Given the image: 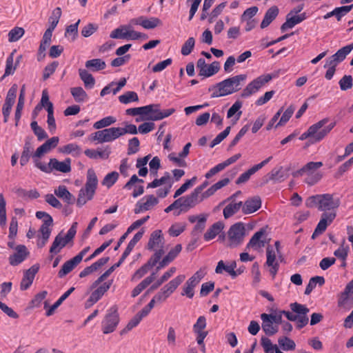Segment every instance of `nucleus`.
Returning a JSON list of instances; mask_svg holds the SVG:
<instances>
[{
    "label": "nucleus",
    "mask_w": 353,
    "mask_h": 353,
    "mask_svg": "<svg viewBox=\"0 0 353 353\" xmlns=\"http://www.w3.org/2000/svg\"><path fill=\"white\" fill-rule=\"evenodd\" d=\"M80 79L83 81L86 88H92L95 84V79L93 76L85 69H79Z\"/></svg>",
    "instance_id": "29"
},
{
    "label": "nucleus",
    "mask_w": 353,
    "mask_h": 353,
    "mask_svg": "<svg viewBox=\"0 0 353 353\" xmlns=\"http://www.w3.org/2000/svg\"><path fill=\"white\" fill-rule=\"evenodd\" d=\"M80 262L77 260V259L74 256L72 259L67 261L65 263H64L61 268V270L59 271L58 276L60 278H62L69 274L72 270L74 269L75 267H77Z\"/></svg>",
    "instance_id": "26"
},
{
    "label": "nucleus",
    "mask_w": 353,
    "mask_h": 353,
    "mask_svg": "<svg viewBox=\"0 0 353 353\" xmlns=\"http://www.w3.org/2000/svg\"><path fill=\"white\" fill-rule=\"evenodd\" d=\"M261 206V199L259 196L248 199L243 205L242 212L244 214H249L257 211Z\"/></svg>",
    "instance_id": "18"
},
{
    "label": "nucleus",
    "mask_w": 353,
    "mask_h": 353,
    "mask_svg": "<svg viewBox=\"0 0 353 353\" xmlns=\"http://www.w3.org/2000/svg\"><path fill=\"white\" fill-rule=\"evenodd\" d=\"M36 217L39 219H44L43 223L40 228L46 226L47 228H50L53 224V219L52 216L47 212L38 211L36 212Z\"/></svg>",
    "instance_id": "46"
},
{
    "label": "nucleus",
    "mask_w": 353,
    "mask_h": 353,
    "mask_svg": "<svg viewBox=\"0 0 353 353\" xmlns=\"http://www.w3.org/2000/svg\"><path fill=\"white\" fill-rule=\"evenodd\" d=\"M72 96L75 101L78 103L83 102L88 99V94L81 87H74L70 89Z\"/></svg>",
    "instance_id": "36"
},
{
    "label": "nucleus",
    "mask_w": 353,
    "mask_h": 353,
    "mask_svg": "<svg viewBox=\"0 0 353 353\" xmlns=\"http://www.w3.org/2000/svg\"><path fill=\"white\" fill-rule=\"evenodd\" d=\"M119 100L122 103L128 104L132 101H138L139 97L135 92L128 91L125 94L120 95L119 97Z\"/></svg>",
    "instance_id": "44"
},
{
    "label": "nucleus",
    "mask_w": 353,
    "mask_h": 353,
    "mask_svg": "<svg viewBox=\"0 0 353 353\" xmlns=\"http://www.w3.org/2000/svg\"><path fill=\"white\" fill-rule=\"evenodd\" d=\"M246 78V74H239L216 83L209 88V91L214 90L211 97H223L238 92L241 89V82H243Z\"/></svg>",
    "instance_id": "2"
},
{
    "label": "nucleus",
    "mask_w": 353,
    "mask_h": 353,
    "mask_svg": "<svg viewBox=\"0 0 353 353\" xmlns=\"http://www.w3.org/2000/svg\"><path fill=\"white\" fill-rule=\"evenodd\" d=\"M98 185V179L94 170L90 168L87 172V181L85 187L79 190L77 205L82 207L87 201L92 199Z\"/></svg>",
    "instance_id": "3"
},
{
    "label": "nucleus",
    "mask_w": 353,
    "mask_h": 353,
    "mask_svg": "<svg viewBox=\"0 0 353 353\" xmlns=\"http://www.w3.org/2000/svg\"><path fill=\"white\" fill-rule=\"evenodd\" d=\"M340 198L328 193L316 194L309 196L306 199L305 205L307 208L317 207L319 210L324 212L321 214L320 221L312 235V239H315L325 231L327 227L336 218V210L340 206Z\"/></svg>",
    "instance_id": "1"
},
{
    "label": "nucleus",
    "mask_w": 353,
    "mask_h": 353,
    "mask_svg": "<svg viewBox=\"0 0 353 353\" xmlns=\"http://www.w3.org/2000/svg\"><path fill=\"white\" fill-rule=\"evenodd\" d=\"M294 110L295 108L293 105L288 107L287 110L283 112L279 121L276 125V128L285 125V123H287L292 116Z\"/></svg>",
    "instance_id": "51"
},
{
    "label": "nucleus",
    "mask_w": 353,
    "mask_h": 353,
    "mask_svg": "<svg viewBox=\"0 0 353 353\" xmlns=\"http://www.w3.org/2000/svg\"><path fill=\"white\" fill-rule=\"evenodd\" d=\"M33 148L30 140H26L23 152L20 158V164L23 166L29 161L32 155Z\"/></svg>",
    "instance_id": "30"
},
{
    "label": "nucleus",
    "mask_w": 353,
    "mask_h": 353,
    "mask_svg": "<svg viewBox=\"0 0 353 353\" xmlns=\"http://www.w3.org/2000/svg\"><path fill=\"white\" fill-rule=\"evenodd\" d=\"M279 8L276 6L270 7L265 12L264 18L261 23L262 29L268 27L275 19L279 14Z\"/></svg>",
    "instance_id": "24"
},
{
    "label": "nucleus",
    "mask_w": 353,
    "mask_h": 353,
    "mask_svg": "<svg viewBox=\"0 0 353 353\" xmlns=\"http://www.w3.org/2000/svg\"><path fill=\"white\" fill-rule=\"evenodd\" d=\"M353 279L349 282L343 292L338 294L337 305L340 308L349 310L353 306Z\"/></svg>",
    "instance_id": "10"
},
{
    "label": "nucleus",
    "mask_w": 353,
    "mask_h": 353,
    "mask_svg": "<svg viewBox=\"0 0 353 353\" xmlns=\"http://www.w3.org/2000/svg\"><path fill=\"white\" fill-rule=\"evenodd\" d=\"M14 250V253L8 258L9 263L12 266L21 263L30 254V252L24 245H17Z\"/></svg>",
    "instance_id": "15"
},
{
    "label": "nucleus",
    "mask_w": 353,
    "mask_h": 353,
    "mask_svg": "<svg viewBox=\"0 0 353 353\" xmlns=\"http://www.w3.org/2000/svg\"><path fill=\"white\" fill-rule=\"evenodd\" d=\"M112 281L108 283H104L101 286L98 287L94 292H92L91 296L94 301H98L102 296L110 288Z\"/></svg>",
    "instance_id": "35"
},
{
    "label": "nucleus",
    "mask_w": 353,
    "mask_h": 353,
    "mask_svg": "<svg viewBox=\"0 0 353 353\" xmlns=\"http://www.w3.org/2000/svg\"><path fill=\"white\" fill-rule=\"evenodd\" d=\"M80 23V19H79L75 23L71 24L66 28L65 36H72V41H74L76 40L78 36V26Z\"/></svg>",
    "instance_id": "59"
},
{
    "label": "nucleus",
    "mask_w": 353,
    "mask_h": 353,
    "mask_svg": "<svg viewBox=\"0 0 353 353\" xmlns=\"http://www.w3.org/2000/svg\"><path fill=\"white\" fill-rule=\"evenodd\" d=\"M276 255L278 254L273 247L268 245L266 248L267 260L265 265L270 268L269 272L273 279L276 276L279 268V263L276 260Z\"/></svg>",
    "instance_id": "14"
},
{
    "label": "nucleus",
    "mask_w": 353,
    "mask_h": 353,
    "mask_svg": "<svg viewBox=\"0 0 353 353\" xmlns=\"http://www.w3.org/2000/svg\"><path fill=\"white\" fill-rule=\"evenodd\" d=\"M196 181V177L194 176L191 179L187 180L179 189H177L174 194V198H177L184 193L188 188L192 187Z\"/></svg>",
    "instance_id": "52"
},
{
    "label": "nucleus",
    "mask_w": 353,
    "mask_h": 353,
    "mask_svg": "<svg viewBox=\"0 0 353 353\" xmlns=\"http://www.w3.org/2000/svg\"><path fill=\"white\" fill-rule=\"evenodd\" d=\"M226 6V2H223L216 6L212 12L209 14L208 21L212 23L214 21L215 19L221 14L223 9Z\"/></svg>",
    "instance_id": "55"
},
{
    "label": "nucleus",
    "mask_w": 353,
    "mask_h": 353,
    "mask_svg": "<svg viewBox=\"0 0 353 353\" xmlns=\"http://www.w3.org/2000/svg\"><path fill=\"white\" fill-rule=\"evenodd\" d=\"M15 51H13L7 58L6 70L3 77L8 76L14 73L16 67L13 66L14 61V53Z\"/></svg>",
    "instance_id": "62"
},
{
    "label": "nucleus",
    "mask_w": 353,
    "mask_h": 353,
    "mask_svg": "<svg viewBox=\"0 0 353 353\" xmlns=\"http://www.w3.org/2000/svg\"><path fill=\"white\" fill-rule=\"evenodd\" d=\"M84 153L87 157L91 159L100 157L101 159H106L109 157L110 151L108 149H105L103 151H96L94 150L87 149L85 150Z\"/></svg>",
    "instance_id": "39"
},
{
    "label": "nucleus",
    "mask_w": 353,
    "mask_h": 353,
    "mask_svg": "<svg viewBox=\"0 0 353 353\" xmlns=\"http://www.w3.org/2000/svg\"><path fill=\"white\" fill-rule=\"evenodd\" d=\"M170 180V173L166 172L163 176L160 179H155L151 183L148 184V188H155L161 185L162 184L166 183L167 181Z\"/></svg>",
    "instance_id": "57"
},
{
    "label": "nucleus",
    "mask_w": 353,
    "mask_h": 353,
    "mask_svg": "<svg viewBox=\"0 0 353 353\" xmlns=\"http://www.w3.org/2000/svg\"><path fill=\"white\" fill-rule=\"evenodd\" d=\"M261 343L265 353H276V350H279L277 345L272 344L271 340L267 337L263 336L261 339Z\"/></svg>",
    "instance_id": "42"
},
{
    "label": "nucleus",
    "mask_w": 353,
    "mask_h": 353,
    "mask_svg": "<svg viewBox=\"0 0 353 353\" xmlns=\"http://www.w3.org/2000/svg\"><path fill=\"white\" fill-rule=\"evenodd\" d=\"M224 225L222 222L214 223L204 234V239L205 241H210L214 239L217 234H219L223 229Z\"/></svg>",
    "instance_id": "28"
},
{
    "label": "nucleus",
    "mask_w": 353,
    "mask_h": 353,
    "mask_svg": "<svg viewBox=\"0 0 353 353\" xmlns=\"http://www.w3.org/2000/svg\"><path fill=\"white\" fill-rule=\"evenodd\" d=\"M272 79L270 74L261 75L250 82L241 93V97L245 98L256 93L263 85Z\"/></svg>",
    "instance_id": "11"
},
{
    "label": "nucleus",
    "mask_w": 353,
    "mask_h": 353,
    "mask_svg": "<svg viewBox=\"0 0 353 353\" xmlns=\"http://www.w3.org/2000/svg\"><path fill=\"white\" fill-rule=\"evenodd\" d=\"M49 165L51 171L56 170L63 173H68L71 170V160L67 158L63 161H59L53 158L50 159Z\"/></svg>",
    "instance_id": "20"
},
{
    "label": "nucleus",
    "mask_w": 353,
    "mask_h": 353,
    "mask_svg": "<svg viewBox=\"0 0 353 353\" xmlns=\"http://www.w3.org/2000/svg\"><path fill=\"white\" fill-rule=\"evenodd\" d=\"M290 170V168H284L283 166L273 168L263 178V183L266 184L270 181H273L274 183L284 181L289 176Z\"/></svg>",
    "instance_id": "13"
},
{
    "label": "nucleus",
    "mask_w": 353,
    "mask_h": 353,
    "mask_svg": "<svg viewBox=\"0 0 353 353\" xmlns=\"http://www.w3.org/2000/svg\"><path fill=\"white\" fill-rule=\"evenodd\" d=\"M323 166L321 161L313 162L310 161L306 163L304 166L305 174L307 175L305 179V183L309 185H313L319 182L323 174L320 172H316L318 169Z\"/></svg>",
    "instance_id": "6"
},
{
    "label": "nucleus",
    "mask_w": 353,
    "mask_h": 353,
    "mask_svg": "<svg viewBox=\"0 0 353 353\" xmlns=\"http://www.w3.org/2000/svg\"><path fill=\"white\" fill-rule=\"evenodd\" d=\"M163 244L164 237L162 232L160 230H157L151 233L146 248L150 250H153L155 248L163 249Z\"/></svg>",
    "instance_id": "19"
},
{
    "label": "nucleus",
    "mask_w": 353,
    "mask_h": 353,
    "mask_svg": "<svg viewBox=\"0 0 353 353\" xmlns=\"http://www.w3.org/2000/svg\"><path fill=\"white\" fill-rule=\"evenodd\" d=\"M265 229L262 228L258 232L254 233L249 243L247 244L246 249H250V248H254L256 245L259 248L263 247L264 242L261 240V238L265 234Z\"/></svg>",
    "instance_id": "27"
},
{
    "label": "nucleus",
    "mask_w": 353,
    "mask_h": 353,
    "mask_svg": "<svg viewBox=\"0 0 353 353\" xmlns=\"http://www.w3.org/2000/svg\"><path fill=\"white\" fill-rule=\"evenodd\" d=\"M161 21L157 17H151L150 19H146L143 17V23H141V26L145 29H153L161 25Z\"/></svg>",
    "instance_id": "45"
},
{
    "label": "nucleus",
    "mask_w": 353,
    "mask_h": 353,
    "mask_svg": "<svg viewBox=\"0 0 353 353\" xmlns=\"http://www.w3.org/2000/svg\"><path fill=\"white\" fill-rule=\"evenodd\" d=\"M243 208V202L239 201L238 203L231 202L223 209V216L225 219H228L236 214L241 208Z\"/></svg>",
    "instance_id": "31"
},
{
    "label": "nucleus",
    "mask_w": 353,
    "mask_h": 353,
    "mask_svg": "<svg viewBox=\"0 0 353 353\" xmlns=\"http://www.w3.org/2000/svg\"><path fill=\"white\" fill-rule=\"evenodd\" d=\"M85 65L87 68L92 71H99L105 68L106 64L101 59H93L85 62Z\"/></svg>",
    "instance_id": "33"
},
{
    "label": "nucleus",
    "mask_w": 353,
    "mask_h": 353,
    "mask_svg": "<svg viewBox=\"0 0 353 353\" xmlns=\"http://www.w3.org/2000/svg\"><path fill=\"white\" fill-rule=\"evenodd\" d=\"M246 234L245 225L241 222H238L230 226L228 231V243L227 246L230 248H237L241 245Z\"/></svg>",
    "instance_id": "4"
},
{
    "label": "nucleus",
    "mask_w": 353,
    "mask_h": 353,
    "mask_svg": "<svg viewBox=\"0 0 353 353\" xmlns=\"http://www.w3.org/2000/svg\"><path fill=\"white\" fill-rule=\"evenodd\" d=\"M195 45L194 37H190L184 43L181 48V54L184 56L189 55L193 50Z\"/></svg>",
    "instance_id": "54"
},
{
    "label": "nucleus",
    "mask_w": 353,
    "mask_h": 353,
    "mask_svg": "<svg viewBox=\"0 0 353 353\" xmlns=\"http://www.w3.org/2000/svg\"><path fill=\"white\" fill-rule=\"evenodd\" d=\"M206 319L204 316L198 318L196 322L193 325V331L194 333L208 332L205 331L206 327Z\"/></svg>",
    "instance_id": "50"
},
{
    "label": "nucleus",
    "mask_w": 353,
    "mask_h": 353,
    "mask_svg": "<svg viewBox=\"0 0 353 353\" xmlns=\"http://www.w3.org/2000/svg\"><path fill=\"white\" fill-rule=\"evenodd\" d=\"M108 142H111L121 137L120 127H112L105 128Z\"/></svg>",
    "instance_id": "48"
},
{
    "label": "nucleus",
    "mask_w": 353,
    "mask_h": 353,
    "mask_svg": "<svg viewBox=\"0 0 353 353\" xmlns=\"http://www.w3.org/2000/svg\"><path fill=\"white\" fill-rule=\"evenodd\" d=\"M241 107L242 102L240 101H236L228 110L227 117L231 118L237 112V119H239L242 113L241 111H239Z\"/></svg>",
    "instance_id": "61"
},
{
    "label": "nucleus",
    "mask_w": 353,
    "mask_h": 353,
    "mask_svg": "<svg viewBox=\"0 0 353 353\" xmlns=\"http://www.w3.org/2000/svg\"><path fill=\"white\" fill-rule=\"evenodd\" d=\"M220 70V63L219 61H213L211 64L207 65V68L203 71V72L199 73L200 76H203L205 77H211L215 74H216Z\"/></svg>",
    "instance_id": "37"
},
{
    "label": "nucleus",
    "mask_w": 353,
    "mask_h": 353,
    "mask_svg": "<svg viewBox=\"0 0 353 353\" xmlns=\"http://www.w3.org/2000/svg\"><path fill=\"white\" fill-rule=\"evenodd\" d=\"M119 322V316L116 306L112 307L102 321V331L105 334L113 332Z\"/></svg>",
    "instance_id": "8"
},
{
    "label": "nucleus",
    "mask_w": 353,
    "mask_h": 353,
    "mask_svg": "<svg viewBox=\"0 0 353 353\" xmlns=\"http://www.w3.org/2000/svg\"><path fill=\"white\" fill-rule=\"evenodd\" d=\"M291 310L296 314V327L301 329L305 327L309 322V319L307 316L310 310L305 305L299 303H292L290 305Z\"/></svg>",
    "instance_id": "9"
},
{
    "label": "nucleus",
    "mask_w": 353,
    "mask_h": 353,
    "mask_svg": "<svg viewBox=\"0 0 353 353\" xmlns=\"http://www.w3.org/2000/svg\"><path fill=\"white\" fill-rule=\"evenodd\" d=\"M51 232L52 229L47 228L46 226L40 228L39 232L41 233V235L38 236L39 239L37 243V245L39 248H42L46 245L50 238Z\"/></svg>",
    "instance_id": "32"
},
{
    "label": "nucleus",
    "mask_w": 353,
    "mask_h": 353,
    "mask_svg": "<svg viewBox=\"0 0 353 353\" xmlns=\"http://www.w3.org/2000/svg\"><path fill=\"white\" fill-rule=\"evenodd\" d=\"M268 314L263 313L261 314L262 320V329L265 334L268 336H272L278 332L279 327L268 319Z\"/></svg>",
    "instance_id": "21"
},
{
    "label": "nucleus",
    "mask_w": 353,
    "mask_h": 353,
    "mask_svg": "<svg viewBox=\"0 0 353 353\" xmlns=\"http://www.w3.org/2000/svg\"><path fill=\"white\" fill-rule=\"evenodd\" d=\"M61 9L59 7H57L52 10V14L48 19V21L50 23L49 28L54 30L55 29L61 17Z\"/></svg>",
    "instance_id": "41"
},
{
    "label": "nucleus",
    "mask_w": 353,
    "mask_h": 353,
    "mask_svg": "<svg viewBox=\"0 0 353 353\" xmlns=\"http://www.w3.org/2000/svg\"><path fill=\"white\" fill-rule=\"evenodd\" d=\"M352 81L351 75L343 76L339 82L341 89L342 90H347L352 88L353 85Z\"/></svg>",
    "instance_id": "63"
},
{
    "label": "nucleus",
    "mask_w": 353,
    "mask_h": 353,
    "mask_svg": "<svg viewBox=\"0 0 353 353\" xmlns=\"http://www.w3.org/2000/svg\"><path fill=\"white\" fill-rule=\"evenodd\" d=\"M165 252L163 248H159L156 250L154 254L150 258V259L146 263L148 266H150L151 268L157 265V263L160 261L162 256L164 254Z\"/></svg>",
    "instance_id": "56"
},
{
    "label": "nucleus",
    "mask_w": 353,
    "mask_h": 353,
    "mask_svg": "<svg viewBox=\"0 0 353 353\" xmlns=\"http://www.w3.org/2000/svg\"><path fill=\"white\" fill-rule=\"evenodd\" d=\"M301 22V19H300L296 15H291L288 16V14L286 16V21L283 23L281 26V32H285L288 28H292L296 24H299Z\"/></svg>",
    "instance_id": "34"
},
{
    "label": "nucleus",
    "mask_w": 353,
    "mask_h": 353,
    "mask_svg": "<svg viewBox=\"0 0 353 353\" xmlns=\"http://www.w3.org/2000/svg\"><path fill=\"white\" fill-rule=\"evenodd\" d=\"M205 272L200 269L196 271L185 283L183 288L182 296H186L189 299L194 296V288L199 283L201 280L204 277Z\"/></svg>",
    "instance_id": "12"
},
{
    "label": "nucleus",
    "mask_w": 353,
    "mask_h": 353,
    "mask_svg": "<svg viewBox=\"0 0 353 353\" xmlns=\"http://www.w3.org/2000/svg\"><path fill=\"white\" fill-rule=\"evenodd\" d=\"M328 121L329 118H324L317 123L312 125L306 132L300 136L299 140L303 141L308 139V143L310 144H314L321 141V140L319 135L318 130L322 128Z\"/></svg>",
    "instance_id": "7"
},
{
    "label": "nucleus",
    "mask_w": 353,
    "mask_h": 353,
    "mask_svg": "<svg viewBox=\"0 0 353 353\" xmlns=\"http://www.w3.org/2000/svg\"><path fill=\"white\" fill-rule=\"evenodd\" d=\"M77 223L74 222L68 230L65 237H63L61 234L56 236L50 248V253L57 254L61 250L64 248L70 241H72L76 233H77Z\"/></svg>",
    "instance_id": "5"
},
{
    "label": "nucleus",
    "mask_w": 353,
    "mask_h": 353,
    "mask_svg": "<svg viewBox=\"0 0 353 353\" xmlns=\"http://www.w3.org/2000/svg\"><path fill=\"white\" fill-rule=\"evenodd\" d=\"M278 343L284 351L294 350L296 347L294 341L287 336L280 337Z\"/></svg>",
    "instance_id": "38"
},
{
    "label": "nucleus",
    "mask_w": 353,
    "mask_h": 353,
    "mask_svg": "<svg viewBox=\"0 0 353 353\" xmlns=\"http://www.w3.org/2000/svg\"><path fill=\"white\" fill-rule=\"evenodd\" d=\"M180 199H181L182 211L183 212H188L201 202L200 196L194 190L190 194L180 197Z\"/></svg>",
    "instance_id": "16"
},
{
    "label": "nucleus",
    "mask_w": 353,
    "mask_h": 353,
    "mask_svg": "<svg viewBox=\"0 0 353 353\" xmlns=\"http://www.w3.org/2000/svg\"><path fill=\"white\" fill-rule=\"evenodd\" d=\"M25 33L23 28L15 27L8 33V41L10 42H15L18 41Z\"/></svg>",
    "instance_id": "47"
},
{
    "label": "nucleus",
    "mask_w": 353,
    "mask_h": 353,
    "mask_svg": "<svg viewBox=\"0 0 353 353\" xmlns=\"http://www.w3.org/2000/svg\"><path fill=\"white\" fill-rule=\"evenodd\" d=\"M127 26H121L111 32L110 37L112 39H125Z\"/></svg>",
    "instance_id": "53"
},
{
    "label": "nucleus",
    "mask_w": 353,
    "mask_h": 353,
    "mask_svg": "<svg viewBox=\"0 0 353 353\" xmlns=\"http://www.w3.org/2000/svg\"><path fill=\"white\" fill-rule=\"evenodd\" d=\"M54 194L68 204H73L74 203V196L68 190L65 185H59L54 190Z\"/></svg>",
    "instance_id": "23"
},
{
    "label": "nucleus",
    "mask_w": 353,
    "mask_h": 353,
    "mask_svg": "<svg viewBox=\"0 0 353 353\" xmlns=\"http://www.w3.org/2000/svg\"><path fill=\"white\" fill-rule=\"evenodd\" d=\"M119 174L117 172H112L108 173L103 179L102 181V184L103 185L107 186L108 188H110L113 185L117 180L118 179Z\"/></svg>",
    "instance_id": "60"
},
{
    "label": "nucleus",
    "mask_w": 353,
    "mask_h": 353,
    "mask_svg": "<svg viewBox=\"0 0 353 353\" xmlns=\"http://www.w3.org/2000/svg\"><path fill=\"white\" fill-rule=\"evenodd\" d=\"M207 220L206 214H201V218H199L197 223L194 225L193 230L192 231V236H200V234L204 230L205 228V222Z\"/></svg>",
    "instance_id": "40"
},
{
    "label": "nucleus",
    "mask_w": 353,
    "mask_h": 353,
    "mask_svg": "<svg viewBox=\"0 0 353 353\" xmlns=\"http://www.w3.org/2000/svg\"><path fill=\"white\" fill-rule=\"evenodd\" d=\"M17 85L14 84L8 90L6 99L5 104L12 105H14L17 97Z\"/></svg>",
    "instance_id": "49"
},
{
    "label": "nucleus",
    "mask_w": 353,
    "mask_h": 353,
    "mask_svg": "<svg viewBox=\"0 0 353 353\" xmlns=\"http://www.w3.org/2000/svg\"><path fill=\"white\" fill-rule=\"evenodd\" d=\"M39 265L38 264H35L24 272L23 277L20 284V289L21 290H26L30 288L34 281L35 274L39 271Z\"/></svg>",
    "instance_id": "17"
},
{
    "label": "nucleus",
    "mask_w": 353,
    "mask_h": 353,
    "mask_svg": "<svg viewBox=\"0 0 353 353\" xmlns=\"http://www.w3.org/2000/svg\"><path fill=\"white\" fill-rule=\"evenodd\" d=\"M353 50V43L345 46L339 49L334 54L332 55L327 59L331 61V64H338L343 61L346 56Z\"/></svg>",
    "instance_id": "22"
},
{
    "label": "nucleus",
    "mask_w": 353,
    "mask_h": 353,
    "mask_svg": "<svg viewBox=\"0 0 353 353\" xmlns=\"http://www.w3.org/2000/svg\"><path fill=\"white\" fill-rule=\"evenodd\" d=\"M116 121L117 119L114 117L108 116L95 122L93 127L95 129H101L114 123Z\"/></svg>",
    "instance_id": "43"
},
{
    "label": "nucleus",
    "mask_w": 353,
    "mask_h": 353,
    "mask_svg": "<svg viewBox=\"0 0 353 353\" xmlns=\"http://www.w3.org/2000/svg\"><path fill=\"white\" fill-rule=\"evenodd\" d=\"M185 276L180 274L171 280L168 283L165 285L162 288L168 294H172L175 290L185 280Z\"/></svg>",
    "instance_id": "25"
},
{
    "label": "nucleus",
    "mask_w": 353,
    "mask_h": 353,
    "mask_svg": "<svg viewBox=\"0 0 353 353\" xmlns=\"http://www.w3.org/2000/svg\"><path fill=\"white\" fill-rule=\"evenodd\" d=\"M256 172L257 171L254 168V166L252 167L239 176V177L236 181V183L239 185L247 182L250 179V176Z\"/></svg>",
    "instance_id": "64"
},
{
    "label": "nucleus",
    "mask_w": 353,
    "mask_h": 353,
    "mask_svg": "<svg viewBox=\"0 0 353 353\" xmlns=\"http://www.w3.org/2000/svg\"><path fill=\"white\" fill-rule=\"evenodd\" d=\"M6 202L2 194H0V225H5L6 224Z\"/></svg>",
    "instance_id": "58"
}]
</instances>
